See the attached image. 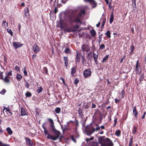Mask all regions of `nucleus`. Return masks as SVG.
Here are the masks:
<instances>
[{
    "label": "nucleus",
    "mask_w": 146,
    "mask_h": 146,
    "mask_svg": "<svg viewBox=\"0 0 146 146\" xmlns=\"http://www.w3.org/2000/svg\"><path fill=\"white\" fill-rule=\"evenodd\" d=\"M104 137H98V142L96 146H113L112 141L108 138L104 139Z\"/></svg>",
    "instance_id": "1"
},
{
    "label": "nucleus",
    "mask_w": 146,
    "mask_h": 146,
    "mask_svg": "<svg viewBox=\"0 0 146 146\" xmlns=\"http://www.w3.org/2000/svg\"><path fill=\"white\" fill-rule=\"evenodd\" d=\"M75 12H73V14L69 17V20L71 23H81L80 19L82 18V10H80V12L77 15L76 17H75L74 13Z\"/></svg>",
    "instance_id": "2"
},
{
    "label": "nucleus",
    "mask_w": 146,
    "mask_h": 146,
    "mask_svg": "<svg viewBox=\"0 0 146 146\" xmlns=\"http://www.w3.org/2000/svg\"><path fill=\"white\" fill-rule=\"evenodd\" d=\"M95 125L97 127L96 129H95L92 125L86 127L85 132L88 135L90 136L94 131H98L100 129V127L98 126V124L95 123Z\"/></svg>",
    "instance_id": "3"
},
{
    "label": "nucleus",
    "mask_w": 146,
    "mask_h": 146,
    "mask_svg": "<svg viewBox=\"0 0 146 146\" xmlns=\"http://www.w3.org/2000/svg\"><path fill=\"white\" fill-rule=\"evenodd\" d=\"M83 75L85 78H86L89 77L91 75V72L90 69H86L83 72Z\"/></svg>",
    "instance_id": "4"
},
{
    "label": "nucleus",
    "mask_w": 146,
    "mask_h": 146,
    "mask_svg": "<svg viewBox=\"0 0 146 146\" xmlns=\"http://www.w3.org/2000/svg\"><path fill=\"white\" fill-rule=\"evenodd\" d=\"M45 124V123H44L42 125V127L44 129L45 135L46 136H47V137H52V136L50 135L49 133L48 132V130L46 129V127L44 126V124Z\"/></svg>",
    "instance_id": "5"
},
{
    "label": "nucleus",
    "mask_w": 146,
    "mask_h": 146,
    "mask_svg": "<svg viewBox=\"0 0 146 146\" xmlns=\"http://www.w3.org/2000/svg\"><path fill=\"white\" fill-rule=\"evenodd\" d=\"M33 50L34 52L36 54L40 51V49L38 46L36 44H35L33 46Z\"/></svg>",
    "instance_id": "6"
},
{
    "label": "nucleus",
    "mask_w": 146,
    "mask_h": 146,
    "mask_svg": "<svg viewBox=\"0 0 146 146\" xmlns=\"http://www.w3.org/2000/svg\"><path fill=\"white\" fill-rule=\"evenodd\" d=\"M86 1L90 3L93 5L92 8H94L97 6V4L94 0H84V1Z\"/></svg>",
    "instance_id": "7"
},
{
    "label": "nucleus",
    "mask_w": 146,
    "mask_h": 146,
    "mask_svg": "<svg viewBox=\"0 0 146 146\" xmlns=\"http://www.w3.org/2000/svg\"><path fill=\"white\" fill-rule=\"evenodd\" d=\"M139 60H138L136 64L135 71H137V73H140L141 71V68L139 69V68L140 67V66L139 65Z\"/></svg>",
    "instance_id": "8"
},
{
    "label": "nucleus",
    "mask_w": 146,
    "mask_h": 146,
    "mask_svg": "<svg viewBox=\"0 0 146 146\" xmlns=\"http://www.w3.org/2000/svg\"><path fill=\"white\" fill-rule=\"evenodd\" d=\"M47 138L50 139H51L54 141H56L58 140V141L56 142V143H57L59 142L62 139H66V137H47Z\"/></svg>",
    "instance_id": "9"
},
{
    "label": "nucleus",
    "mask_w": 146,
    "mask_h": 146,
    "mask_svg": "<svg viewBox=\"0 0 146 146\" xmlns=\"http://www.w3.org/2000/svg\"><path fill=\"white\" fill-rule=\"evenodd\" d=\"M24 15L25 17L27 18L29 17V8L28 7H26L25 8V13Z\"/></svg>",
    "instance_id": "10"
},
{
    "label": "nucleus",
    "mask_w": 146,
    "mask_h": 146,
    "mask_svg": "<svg viewBox=\"0 0 146 146\" xmlns=\"http://www.w3.org/2000/svg\"><path fill=\"white\" fill-rule=\"evenodd\" d=\"M81 53L78 51H77V54L76 58V61L77 62L80 61V57L81 56Z\"/></svg>",
    "instance_id": "11"
},
{
    "label": "nucleus",
    "mask_w": 146,
    "mask_h": 146,
    "mask_svg": "<svg viewBox=\"0 0 146 146\" xmlns=\"http://www.w3.org/2000/svg\"><path fill=\"white\" fill-rule=\"evenodd\" d=\"M13 45L17 49L19 47H21L22 46L23 44L20 43L18 42H13Z\"/></svg>",
    "instance_id": "12"
},
{
    "label": "nucleus",
    "mask_w": 146,
    "mask_h": 146,
    "mask_svg": "<svg viewBox=\"0 0 146 146\" xmlns=\"http://www.w3.org/2000/svg\"><path fill=\"white\" fill-rule=\"evenodd\" d=\"M52 129L53 131L56 135V137H59L60 134V132L58 131L57 130L55 129V127Z\"/></svg>",
    "instance_id": "13"
},
{
    "label": "nucleus",
    "mask_w": 146,
    "mask_h": 146,
    "mask_svg": "<svg viewBox=\"0 0 146 146\" xmlns=\"http://www.w3.org/2000/svg\"><path fill=\"white\" fill-rule=\"evenodd\" d=\"M47 119L50 122V126L51 127V128L52 129L55 126L54 125V122L53 120L51 118H48Z\"/></svg>",
    "instance_id": "14"
},
{
    "label": "nucleus",
    "mask_w": 146,
    "mask_h": 146,
    "mask_svg": "<svg viewBox=\"0 0 146 146\" xmlns=\"http://www.w3.org/2000/svg\"><path fill=\"white\" fill-rule=\"evenodd\" d=\"M93 56L95 63L97 64L98 63V54H96L94 52L93 53Z\"/></svg>",
    "instance_id": "15"
},
{
    "label": "nucleus",
    "mask_w": 146,
    "mask_h": 146,
    "mask_svg": "<svg viewBox=\"0 0 146 146\" xmlns=\"http://www.w3.org/2000/svg\"><path fill=\"white\" fill-rule=\"evenodd\" d=\"M3 79L4 82L6 84H9L10 82V80L9 79V77L8 76H6L4 78H3Z\"/></svg>",
    "instance_id": "16"
},
{
    "label": "nucleus",
    "mask_w": 146,
    "mask_h": 146,
    "mask_svg": "<svg viewBox=\"0 0 146 146\" xmlns=\"http://www.w3.org/2000/svg\"><path fill=\"white\" fill-rule=\"evenodd\" d=\"M25 139L27 144L30 146L31 145L32 142L31 140L28 137H25Z\"/></svg>",
    "instance_id": "17"
},
{
    "label": "nucleus",
    "mask_w": 146,
    "mask_h": 146,
    "mask_svg": "<svg viewBox=\"0 0 146 146\" xmlns=\"http://www.w3.org/2000/svg\"><path fill=\"white\" fill-rule=\"evenodd\" d=\"M133 112L134 115L135 117H137L138 112L136 110V106H135L133 110Z\"/></svg>",
    "instance_id": "18"
},
{
    "label": "nucleus",
    "mask_w": 146,
    "mask_h": 146,
    "mask_svg": "<svg viewBox=\"0 0 146 146\" xmlns=\"http://www.w3.org/2000/svg\"><path fill=\"white\" fill-rule=\"evenodd\" d=\"M71 74L73 76L74 74L75 73L76 71V68L75 66L72 67L71 69Z\"/></svg>",
    "instance_id": "19"
},
{
    "label": "nucleus",
    "mask_w": 146,
    "mask_h": 146,
    "mask_svg": "<svg viewBox=\"0 0 146 146\" xmlns=\"http://www.w3.org/2000/svg\"><path fill=\"white\" fill-rule=\"evenodd\" d=\"M90 33L91 34L92 36L93 37L95 36L96 34V33L94 29H92V30L90 31Z\"/></svg>",
    "instance_id": "20"
},
{
    "label": "nucleus",
    "mask_w": 146,
    "mask_h": 146,
    "mask_svg": "<svg viewBox=\"0 0 146 146\" xmlns=\"http://www.w3.org/2000/svg\"><path fill=\"white\" fill-rule=\"evenodd\" d=\"M64 61V64L65 66L67 67L68 65V57H67L64 56L63 57Z\"/></svg>",
    "instance_id": "21"
},
{
    "label": "nucleus",
    "mask_w": 146,
    "mask_h": 146,
    "mask_svg": "<svg viewBox=\"0 0 146 146\" xmlns=\"http://www.w3.org/2000/svg\"><path fill=\"white\" fill-rule=\"evenodd\" d=\"M2 25L3 27L5 29L8 26V23L5 21H3L2 23Z\"/></svg>",
    "instance_id": "22"
},
{
    "label": "nucleus",
    "mask_w": 146,
    "mask_h": 146,
    "mask_svg": "<svg viewBox=\"0 0 146 146\" xmlns=\"http://www.w3.org/2000/svg\"><path fill=\"white\" fill-rule=\"evenodd\" d=\"M89 8L88 6H86L83 7V15H84L86 11V10L88 9Z\"/></svg>",
    "instance_id": "23"
},
{
    "label": "nucleus",
    "mask_w": 146,
    "mask_h": 146,
    "mask_svg": "<svg viewBox=\"0 0 146 146\" xmlns=\"http://www.w3.org/2000/svg\"><path fill=\"white\" fill-rule=\"evenodd\" d=\"M22 76L19 74H17L16 76V78L17 80L18 81H21L22 78Z\"/></svg>",
    "instance_id": "24"
},
{
    "label": "nucleus",
    "mask_w": 146,
    "mask_h": 146,
    "mask_svg": "<svg viewBox=\"0 0 146 146\" xmlns=\"http://www.w3.org/2000/svg\"><path fill=\"white\" fill-rule=\"evenodd\" d=\"M113 12H112L111 15L110 17V23L111 24L113 22Z\"/></svg>",
    "instance_id": "25"
},
{
    "label": "nucleus",
    "mask_w": 146,
    "mask_h": 146,
    "mask_svg": "<svg viewBox=\"0 0 146 146\" xmlns=\"http://www.w3.org/2000/svg\"><path fill=\"white\" fill-rule=\"evenodd\" d=\"M21 114L22 116H24L26 115V113L24 108H22L21 109Z\"/></svg>",
    "instance_id": "26"
},
{
    "label": "nucleus",
    "mask_w": 146,
    "mask_h": 146,
    "mask_svg": "<svg viewBox=\"0 0 146 146\" xmlns=\"http://www.w3.org/2000/svg\"><path fill=\"white\" fill-rule=\"evenodd\" d=\"M106 18L102 19V24L101 26V28L102 29H103L104 27V26L105 23H106Z\"/></svg>",
    "instance_id": "27"
},
{
    "label": "nucleus",
    "mask_w": 146,
    "mask_h": 146,
    "mask_svg": "<svg viewBox=\"0 0 146 146\" xmlns=\"http://www.w3.org/2000/svg\"><path fill=\"white\" fill-rule=\"evenodd\" d=\"M105 35L109 38L111 37L110 32V31H107L105 33Z\"/></svg>",
    "instance_id": "28"
},
{
    "label": "nucleus",
    "mask_w": 146,
    "mask_h": 146,
    "mask_svg": "<svg viewBox=\"0 0 146 146\" xmlns=\"http://www.w3.org/2000/svg\"><path fill=\"white\" fill-rule=\"evenodd\" d=\"M7 131L10 135H11L12 133V131L9 127L7 128Z\"/></svg>",
    "instance_id": "29"
},
{
    "label": "nucleus",
    "mask_w": 146,
    "mask_h": 146,
    "mask_svg": "<svg viewBox=\"0 0 146 146\" xmlns=\"http://www.w3.org/2000/svg\"><path fill=\"white\" fill-rule=\"evenodd\" d=\"M121 132L120 130H117L116 131L115 134L116 136H119L120 135Z\"/></svg>",
    "instance_id": "30"
},
{
    "label": "nucleus",
    "mask_w": 146,
    "mask_h": 146,
    "mask_svg": "<svg viewBox=\"0 0 146 146\" xmlns=\"http://www.w3.org/2000/svg\"><path fill=\"white\" fill-rule=\"evenodd\" d=\"M42 88L41 86H40L38 87V89L37 90L36 92L38 93H39L42 92Z\"/></svg>",
    "instance_id": "31"
},
{
    "label": "nucleus",
    "mask_w": 146,
    "mask_h": 146,
    "mask_svg": "<svg viewBox=\"0 0 146 146\" xmlns=\"http://www.w3.org/2000/svg\"><path fill=\"white\" fill-rule=\"evenodd\" d=\"M103 34H100L99 35L98 38H99V39L98 40V43L100 44L102 41V36Z\"/></svg>",
    "instance_id": "32"
},
{
    "label": "nucleus",
    "mask_w": 146,
    "mask_h": 146,
    "mask_svg": "<svg viewBox=\"0 0 146 146\" xmlns=\"http://www.w3.org/2000/svg\"><path fill=\"white\" fill-rule=\"evenodd\" d=\"M60 108H57L55 109V111L57 113H59L60 111Z\"/></svg>",
    "instance_id": "33"
},
{
    "label": "nucleus",
    "mask_w": 146,
    "mask_h": 146,
    "mask_svg": "<svg viewBox=\"0 0 146 146\" xmlns=\"http://www.w3.org/2000/svg\"><path fill=\"white\" fill-rule=\"evenodd\" d=\"M144 79V74H141L140 76V78L139 80L140 82H141Z\"/></svg>",
    "instance_id": "34"
},
{
    "label": "nucleus",
    "mask_w": 146,
    "mask_h": 146,
    "mask_svg": "<svg viewBox=\"0 0 146 146\" xmlns=\"http://www.w3.org/2000/svg\"><path fill=\"white\" fill-rule=\"evenodd\" d=\"M125 91L124 90H122V91L121 92V98H123L124 97V95L125 94Z\"/></svg>",
    "instance_id": "35"
},
{
    "label": "nucleus",
    "mask_w": 146,
    "mask_h": 146,
    "mask_svg": "<svg viewBox=\"0 0 146 146\" xmlns=\"http://www.w3.org/2000/svg\"><path fill=\"white\" fill-rule=\"evenodd\" d=\"M109 57L108 55H106L105 57H104L103 59L102 62H104L106 60L108 59Z\"/></svg>",
    "instance_id": "36"
},
{
    "label": "nucleus",
    "mask_w": 146,
    "mask_h": 146,
    "mask_svg": "<svg viewBox=\"0 0 146 146\" xmlns=\"http://www.w3.org/2000/svg\"><path fill=\"white\" fill-rule=\"evenodd\" d=\"M137 127L135 126H134L133 127V130L132 131L133 133H135L137 131Z\"/></svg>",
    "instance_id": "37"
},
{
    "label": "nucleus",
    "mask_w": 146,
    "mask_h": 146,
    "mask_svg": "<svg viewBox=\"0 0 146 146\" xmlns=\"http://www.w3.org/2000/svg\"><path fill=\"white\" fill-rule=\"evenodd\" d=\"M105 47V46L104 44H101L99 47V48L100 49H104Z\"/></svg>",
    "instance_id": "38"
},
{
    "label": "nucleus",
    "mask_w": 146,
    "mask_h": 146,
    "mask_svg": "<svg viewBox=\"0 0 146 146\" xmlns=\"http://www.w3.org/2000/svg\"><path fill=\"white\" fill-rule=\"evenodd\" d=\"M26 96L27 97H30L31 96V93L29 92H27L26 94Z\"/></svg>",
    "instance_id": "39"
},
{
    "label": "nucleus",
    "mask_w": 146,
    "mask_h": 146,
    "mask_svg": "<svg viewBox=\"0 0 146 146\" xmlns=\"http://www.w3.org/2000/svg\"><path fill=\"white\" fill-rule=\"evenodd\" d=\"M43 70L44 71L47 75H48V69L46 67H44L43 68Z\"/></svg>",
    "instance_id": "40"
},
{
    "label": "nucleus",
    "mask_w": 146,
    "mask_h": 146,
    "mask_svg": "<svg viewBox=\"0 0 146 146\" xmlns=\"http://www.w3.org/2000/svg\"><path fill=\"white\" fill-rule=\"evenodd\" d=\"M64 52H65V53H66V54L68 53H70V50L69 48H66L65 49Z\"/></svg>",
    "instance_id": "41"
},
{
    "label": "nucleus",
    "mask_w": 146,
    "mask_h": 146,
    "mask_svg": "<svg viewBox=\"0 0 146 146\" xmlns=\"http://www.w3.org/2000/svg\"><path fill=\"white\" fill-rule=\"evenodd\" d=\"M7 32L9 33L11 36L13 35V32L11 29H7Z\"/></svg>",
    "instance_id": "42"
},
{
    "label": "nucleus",
    "mask_w": 146,
    "mask_h": 146,
    "mask_svg": "<svg viewBox=\"0 0 146 146\" xmlns=\"http://www.w3.org/2000/svg\"><path fill=\"white\" fill-rule=\"evenodd\" d=\"M6 91L5 89H3L0 92V94L3 95H4V94L6 93Z\"/></svg>",
    "instance_id": "43"
},
{
    "label": "nucleus",
    "mask_w": 146,
    "mask_h": 146,
    "mask_svg": "<svg viewBox=\"0 0 146 146\" xmlns=\"http://www.w3.org/2000/svg\"><path fill=\"white\" fill-rule=\"evenodd\" d=\"M133 143V137H131L130 139L129 145H131Z\"/></svg>",
    "instance_id": "44"
},
{
    "label": "nucleus",
    "mask_w": 146,
    "mask_h": 146,
    "mask_svg": "<svg viewBox=\"0 0 146 146\" xmlns=\"http://www.w3.org/2000/svg\"><path fill=\"white\" fill-rule=\"evenodd\" d=\"M114 123L113 125V127H115V126L116 125V123L117 122V118H115L114 120Z\"/></svg>",
    "instance_id": "45"
},
{
    "label": "nucleus",
    "mask_w": 146,
    "mask_h": 146,
    "mask_svg": "<svg viewBox=\"0 0 146 146\" xmlns=\"http://www.w3.org/2000/svg\"><path fill=\"white\" fill-rule=\"evenodd\" d=\"M120 101V99H118L117 98H116L115 99V101L116 104L119 103Z\"/></svg>",
    "instance_id": "46"
},
{
    "label": "nucleus",
    "mask_w": 146,
    "mask_h": 146,
    "mask_svg": "<svg viewBox=\"0 0 146 146\" xmlns=\"http://www.w3.org/2000/svg\"><path fill=\"white\" fill-rule=\"evenodd\" d=\"M25 69L24 70L23 73L24 74V75L25 76H27V72L25 69Z\"/></svg>",
    "instance_id": "47"
},
{
    "label": "nucleus",
    "mask_w": 146,
    "mask_h": 146,
    "mask_svg": "<svg viewBox=\"0 0 146 146\" xmlns=\"http://www.w3.org/2000/svg\"><path fill=\"white\" fill-rule=\"evenodd\" d=\"M91 52H90L87 55L88 58L89 59H90L92 57V55L91 54Z\"/></svg>",
    "instance_id": "48"
},
{
    "label": "nucleus",
    "mask_w": 146,
    "mask_h": 146,
    "mask_svg": "<svg viewBox=\"0 0 146 146\" xmlns=\"http://www.w3.org/2000/svg\"><path fill=\"white\" fill-rule=\"evenodd\" d=\"M25 86L27 88H29V84L27 82L25 81Z\"/></svg>",
    "instance_id": "49"
},
{
    "label": "nucleus",
    "mask_w": 146,
    "mask_h": 146,
    "mask_svg": "<svg viewBox=\"0 0 146 146\" xmlns=\"http://www.w3.org/2000/svg\"><path fill=\"white\" fill-rule=\"evenodd\" d=\"M70 138H71V139L74 141V143L76 142V140L74 137H68L67 139H69Z\"/></svg>",
    "instance_id": "50"
},
{
    "label": "nucleus",
    "mask_w": 146,
    "mask_h": 146,
    "mask_svg": "<svg viewBox=\"0 0 146 146\" xmlns=\"http://www.w3.org/2000/svg\"><path fill=\"white\" fill-rule=\"evenodd\" d=\"M3 72H1L0 71V79H3Z\"/></svg>",
    "instance_id": "51"
},
{
    "label": "nucleus",
    "mask_w": 146,
    "mask_h": 146,
    "mask_svg": "<svg viewBox=\"0 0 146 146\" xmlns=\"http://www.w3.org/2000/svg\"><path fill=\"white\" fill-rule=\"evenodd\" d=\"M131 50V52L132 51H133L134 49V46L133 45L132 46H131L130 47Z\"/></svg>",
    "instance_id": "52"
},
{
    "label": "nucleus",
    "mask_w": 146,
    "mask_h": 146,
    "mask_svg": "<svg viewBox=\"0 0 146 146\" xmlns=\"http://www.w3.org/2000/svg\"><path fill=\"white\" fill-rule=\"evenodd\" d=\"M79 82V80L77 79H76L74 80V84L76 85L78 84V82Z\"/></svg>",
    "instance_id": "53"
},
{
    "label": "nucleus",
    "mask_w": 146,
    "mask_h": 146,
    "mask_svg": "<svg viewBox=\"0 0 146 146\" xmlns=\"http://www.w3.org/2000/svg\"><path fill=\"white\" fill-rule=\"evenodd\" d=\"M146 114V111L144 113L143 115H142V116H141V118L142 119H143L145 118V115Z\"/></svg>",
    "instance_id": "54"
},
{
    "label": "nucleus",
    "mask_w": 146,
    "mask_h": 146,
    "mask_svg": "<svg viewBox=\"0 0 146 146\" xmlns=\"http://www.w3.org/2000/svg\"><path fill=\"white\" fill-rule=\"evenodd\" d=\"M78 112L79 114L81 115V116L82 117V112L81 110H78Z\"/></svg>",
    "instance_id": "55"
},
{
    "label": "nucleus",
    "mask_w": 146,
    "mask_h": 146,
    "mask_svg": "<svg viewBox=\"0 0 146 146\" xmlns=\"http://www.w3.org/2000/svg\"><path fill=\"white\" fill-rule=\"evenodd\" d=\"M12 75V72L11 71H10L8 73L7 75L9 76Z\"/></svg>",
    "instance_id": "56"
},
{
    "label": "nucleus",
    "mask_w": 146,
    "mask_h": 146,
    "mask_svg": "<svg viewBox=\"0 0 146 146\" xmlns=\"http://www.w3.org/2000/svg\"><path fill=\"white\" fill-rule=\"evenodd\" d=\"M15 69L17 71H19L20 70V68L19 67L17 66H15Z\"/></svg>",
    "instance_id": "57"
},
{
    "label": "nucleus",
    "mask_w": 146,
    "mask_h": 146,
    "mask_svg": "<svg viewBox=\"0 0 146 146\" xmlns=\"http://www.w3.org/2000/svg\"><path fill=\"white\" fill-rule=\"evenodd\" d=\"M132 3L133 4H134V5L136 6V0H132Z\"/></svg>",
    "instance_id": "58"
},
{
    "label": "nucleus",
    "mask_w": 146,
    "mask_h": 146,
    "mask_svg": "<svg viewBox=\"0 0 146 146\" xmlns=\"http://www.w3.org/2000/svg\"><path fill=\"white\" fill-rule=\"evenodd\" d=\"M96 105L93 103L92 105V108H96Z\"/></svg>",
    "instance_id": "59"
},
{
    "label": "nucleus",
    "mask_w": 146,
    "mask_h": 146,
    "mask_svg": "<svg viewBox=\"0 0 146 146\" xmlns=\"http://www.w3.org/2000/svg\"><path fill=\"white\" fill-rule=\"evenodd\" d=\"M0 146H5V145L0 141Z\"/></svg>",
    "instance_id": "60"
},
{
    "label": "nucleus",
    "mask_w": 146,
    "mask_h": 146,
    "mask_svg": "<svg viewBox=\"0 0 146 146\" xmlns=\"http://www.w3.org/2000/svg\"><path fill=\"white\" fill-rule=\"evenodd\" d=\"M100 24V22H99L97 24H96V27H99Z\"/></svg>",
    "instance_id": "61"
},
{
    "label": "nucleus",
    "mask_w": 146,
    "mask_h": 146,
    "mask_svg": "<svg viewBox=\"0 0 146 146\" xmlns=\"http://www.w3.org/2000/svg\"><path fill=\"white\" fill-rule=\"evenodd\" d=\"M60 79L62 80L63 83H64V79L62 77H60Z\"/></svg>",
    "instance_id": "62"
},
{
    "label": "nucleus",
    "mask_w": 146,
    "mask_h": 146,
    "mask_svg": "<svg viewBox=\"0 0 146 146\" xmlns=\"http://www.w3.org/2000/svg\"><path fill=\"white\" fill-rule=\"evenodd\" d=\"M107 5H108L109 3V0H105Z\"/></svg>",
    "instance_id": "63"
},
{
    "label": "nucleus",
    "mask_w": 146,
    "mask_h": 146,
    "mask_svg": "<svg viewBox=\"0 0 146 146\" xmlns=\"http://www.w3.org/2000/svg\"><path fill=\"white\" fill-rule=\"evenodd\" d=\"M57 11H58V10H57V8L55 7V9H54V13H56L57 12Z\"/></svg>",
    "instance_id": "64"
}]
</instances>
